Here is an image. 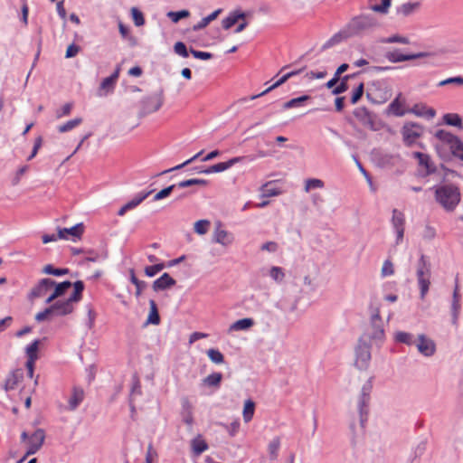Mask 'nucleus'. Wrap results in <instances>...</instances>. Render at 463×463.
Here are the masks:
<instances>
[{"label": "nucleus", "mask_w": 463, "mask_h": 463, "mask_svg": "<svg viewBox=\"0 0 463 463\" xmlns=\"http://www.w3.org/2000/svg\"><path fill=\"white\" fill-rule=\"evenodd\" d=\"M355 365L359 370H366L371 360L370 346L366 344H360L355 350Z\"/></svg>", "instance_id": "nucleus-11"}, {"label": "nucleus", "mask_w": 463, "mask_h": 463, "mask_svg": "<svg viewBox=\"0 0 463 463\" xmlns=\"http://www.w3.org/2000/svg\"><path fill=\"white\" fill-rule=\"evenodd\" d=\"M84 391L80 387H73L71 396L69 399L68 410L71 411H75L79 405L83 402Z\"/></svg>", "instance_id": "nucleus-22"}, {"label": "nucleus", "mask_w": 463, "mask_h": 463, "mask_svg": "<svg viewBox=\"0 0 463 463\" xmlns=\"http://www.w3.org/2000/svg\"><path fill=\"white\" fill-rule=\"evenodd\" d=\"M23 376V373L20 371H13L8 374L5 382V390L6 392L14 390Z\"/></svg>", "instance_id": "nucleus-33"}, {"label": "nucleus", "mask_w": 463, "mask_h": 463, "mask_svg": "<svg viewBox=\"0 0 463 463\" xmlns=\"http://www.w3.org/2000/svg\"><path fill=\"white\" fill-rule=\"evenodd\" d=\"M432 189L436 201L448 212L454 211L460 202L459 189L454 184H441L434 186Z\"/></svg>", "instance_id": "nucleus-1"}, {"label": "nucleus", "mask_w": 463, "mask_h": 463, "mask_svg": "<svg viewBox=\"0 0 463 463\" xmlns=\"http://www.w3.org/2000/svg\"><path fill=\"white\" fill-rule=\"evenodd\" d=\"M392 227L396 235L395 243L400 244L403 240L405 229V216L403 213L397 209L392 210Z\"/></svg>", "instance_id": "nucleus-8"}, {"label": "nucleus", "mask_w": 463, "mask_h": 463, "mask_svg": "<svg viewBox=\"0 0 463 463\" xmlns=\"http://www.w3.org/2000/svg\"><path fill=\"white\" fill-rule=\"evenodd\" d=\"M177 187V184H171L164 189H162L161 191H159L158 193H156L153 198V201H159V200H162L164 198H166L167 196H169L171 194V193L174 191V189Z\"/></svg>", "instance_id": "nucleus-58"}, {"label": "nucleus", "mask_w": 463, "mask_h": 463, "mask_svg": "<svg viewBox=\"0 0 463 463\" xmlns=\"http://www.w3.org/2000/svg\"><path fill=\"white\" fill-rule=\"evenodd\" d=\"M416 275L420 288V298L423 299L428 293L430 285V263L423 254L420 255L418 261Z\"/></svg>", "instance_id": "nucleus-5"}, {"label": "nucleus", "mask_w": 463, "mask_h": 463, "mask_svg": "<svg viewBox=\"0 0 463 463\" xmlns=\"http://www.w3.org/2000/svg\"><path fill=\"white\" fill-rule=\"evenodd\" d=\"M298 73V71H290L285 75H283L279 80H278L274 84H272L270 87H269L268 89H266L265 90H263L262 92L259 93V94H256V95H252L249 98L250 100H253V99H256L260 97H262L264 95H266L267 93H269V91H271L272 90L278 88L279 86H280L281 84H283L284 82H286L289 78H291L292 76L294 75H297Z\"/></svg>", "instance_id": "nucleus-28"}, {"label": "nucleus", "mask_w": 463, "mask_h": 463, "mask_svg": "<svg viewBox=\"0 0 463 463\" xmlns=\"http://www.w3.org/2000/svg\"><path fill=\"white\" fill-rule=\"evenodd\" d=\"M377 19L372 14H360L353 17L345 26L349 38L361 36L378 26Z\"/></svg>", "instance_id": "nucleus-2"}, {"label": "nucleus", "mask_w": 463, "mask_h": 463, "mask_svg": "<svg viewBox=\"0 0 463 463\" xmlns=\"http://www.w3.org/2000/svg\"><path fill=\"white\" fill-rule=\"evenodd\" d=\"M383 43H402V44H409L410 40L407 37L400 36V35H392L387 38H383L381 40Z\"/></svg>", "instance_id": "nucleus-59"}, {"label": "nucleus", "mask_w": 463, "mask_h": 463, "mask_svg": "<svg viewBox=\"0 0 463 463\" xmlns=\"http://www.w3.org/2000/svg\"><path fill=\"white\" fill-rule=\"evenodd\" d=\"M392 5L391 0H381L380 5H373L370 8L372 11L382 14H387L389 13V8Z\"/></svg>", "instance_id": "nucleus-50"}, {"label": "nucleus", "mask_w": 463, "mask_h": 463, "mask_svg": "<svg viewBox=\"0 0 463 463\" xmlns=\"http://www.w3.org/2000/svg\"><path fill=\"white\" fill-rule=\"evenodd\" d=\"M45 431L43 429H37L34 430L28 439L27 442V450L25 452V457H29L31 455H34L40 449L43 447L45 440Z\"/></svg>", "instance_id": "nucleus-7"}, {"label": "nucleus", "mask_w": 463, "mask_h": 463, "mask_svg": "<svg viewBox=\"0 0 463 463\" xmlns=\"http://www.w3.org/2000/svg\"><path fill=\"white\" fill-rule=\"evenodd\" d=\"M73 288L74 291L68 298L59 299L52 303L55 317H64L74 311L75 304L81 299L84 283L81 280H77L73 283Z\"/></svg>", "instance_id": "nucleus-3"}, {"label": "nucleus", "mask_w": 463, "mask_h": 463, "mask_svg": "<svg viewBox=\"0 0 463 463\" xmlns=\"http://www.w3.org/2000/svg\"><path fill=\"white\" fill-rule=\"evenodd\" d=\"M241 160H242V157H240V156L233 157L232 159L228 160L227 162H221V163L215 164L213 165H211L209 167H206V169L203 170L202 172H204L205 175H210L213 173H221V172H223V171L229 169L232 165H234L236 163H239Z\"/></svg>", "instance_id": "nucleus-17"}, {"label": "nucleus", "mask_w": 463, "mask_h": 463, "mask_svg": "<svg viewBox=\"0 0 463 463\" xmlns=\"http://www.w3.org/2000/svg\"><path fill=\"white\" fill-rule=\"evenodd\" d=\"M369 336L372 339L380 341L383 340L384 338L383 324L378 310H376V312L372 315L371 331L369 332Z\"/></svg>", "instance_id": "nucleus-13"}, {"label": "nucleus", "mask_w": 463, "mask_h": 463, "mask_svg": "<svg viewBox=\"0 0 463 463\" xmlns=\"http://www.w3.org/2000/svg\"><path fill=\"white\" fill-rule=\"evenodd\" d=\"M245 16V13L240 10L231 12L222 22L223 29L228 30L232 28L240 19H244Z\"/></svg>", "instance_id": "nucleus-29"}, {"label": "nucleus", "mask_w": 463, "mask_h": 463, "mask_svg": "<svg viewBox=\"0 0 463 463\" xmlns=\"http://www.w3.org/2000/svg\"><path fill=\"white\" fill-rule=\"evenodd\" d=\"M150 312L146 320V324L158 325L160 323V317L157 311V307L155 300L149 301Z\"/></svg>", "instance_id": "nucleus-41"}, {"label": "nucleus", "mask_w": 463, "mask_h": 463, "mask_svg": "<svg viewBox=\"0 0 463 463\" xmlns=\"http://www.w3.org/2000/svg\"><path fill=\"white\" fill-rule=\"evenodd\" d=\"M234 241V237L232 233L225 230L217 229L214 232L213 241L222 246H229Z\"/></svg>", "instance_id": "nucleus-27"}, {"label": "nucleus", "mask_w": 463, "mask_h": 463, "mask_svg": "<svg viewBox=\"0 0 463 463\" xmlns=\"http://www.w3.org/2000/svg\"><path fill=\"white\" fill-rule=\"evenodd\" d=\"M54 286L55 288L53 292L47 298L45 301L46 304H50L53 302L57 298L62 296L67 291V289H69L72 286V284L71 281L66 280L59 284L55 283Z\"/></svg>", "instance_id": "nucleus-26"}, {"label": "nucleus", "mask_w": 463, "mask_h": 463, "mask_svg": "<svg viewBox=\"0 0 463 463\" xmlns=\"http://www.w3.org/2000/svg\"><path fill=\"white\" fill-rule=\"evenodd\" d=\"M129 279L131 283H133L136 286L135 295L137 298H139L142 294V291L146 288L147 284L146 282L140 280L136 277L134 269L129 270Z\"/></svg>", "instance_id": "nucleus-40"}, {"label": "nucleus", "mask_w": 463, "mask_h": 463, "mask_svg": "<svg viewBox=\"0 0 463 463\" xmlns=\"http://www.w3.org/2000/svg\"><path fill=\"white\" fill-rule=\"evenodd\" d=\"M448 84H456L458 86H463V76H456L443 80L438 83L439 87H442Z\"/></svg>", "instance_id": "nucleus-64"}, {"label": "nucleus", "mask_w": 463, "mask_h": 463, "mask_svg": "<svg viewBox=\"0 0 463 463\" xmlns=\"http://www.w3.org/2000/svg\"><path fill=\"white\" fill-rule=\"evenodd\" d=\"M420 4L419 2L403 3L395 7V14L400 18L408 17L416 12L420 8Z\"/></svg>", "instance_id": "nucleus-19"}, {"label": "nucleus", "mask_w": 463, "mask_h": 463, "mask_svg": "<svg viewBox=\"0 0 463 463\" xmlns=\"http://www.w3.org/2000/svg\"><path fill=\"white\" fill-rule=\"evenodd\" d=\"M309 99L310 97L307 95H303L298 98L291 99L290 100L283 104V109H289L292 108L302 106L303 102L308 100Z\"/></svg>", "instance_id": "nucleus-48"}, {"label": "nucleus", "mask_w": 463, "mask_h": 463, "mask_svg": "<svg viewBox=\"0 0 463 463\" xmlns=\"http://www.w3.org/2000/svg\"><path fill=\"white\" fill-rule=\"evenodd\" d=\"M373 390V378H369L362 386L357 398V410L360 418V424L364 428L369 414V404L371 401V392Z\"/></svg>", "instance_id": "nucleus-4"}, {"label": "nucleus", "mask_w": 463, "mask_h": 463, "mask_svg": "<svg viewBox=\"0 0 463 463\" xmlns=\"http://www.w3.org/2000/svg\"><path fill=\"white\" fill-rule=\"evenodd\" d=\"M416 347L422 355L426 357L432 356L436 352L434 341L427 337L424 334L419 335Z\"/></svg>", "instance_id": "nucleus-14"}, {"label": "nucleus", "mask_w": 463, "mask_h": 463, "mask_svg": "<svg viewBox=\"0 0 463 463\" xmlns=\"http://www.w3.org/2000/svg\"><path fill=\"white\" fill-rule=\"evenodd\" d=\"M280 444L281 443L279 437L273 438L272 440L269 443L268 451L269 454V458L271 460H275L278 458Z\"/></svg>", "instance_id": "nucleus-42"}, {"label": "nucleus", "mask_w": 463, "mask_h": 463, "mask_svg": "<svg viewBox=\"0 0 463 463\" xmlns=\"http://www.w3.org/2000/svg\"><path fill=\"white\" fill-rule=\"evenodd\" d=\"M165 269V264L164 263H157V264H155V265H152V266H147L145 268V274L147 276V277H154L156 276L158 272H160L162 269Z\"/></svg>", "instance_id": "nucleus-63"}, {"label": "nucleus", "mask_w": 463, "mask_h": 463, "mask_svg": "<svg viewBox=\"0 0 463 463\" xmlns=\"http://www.w3.org/2000/svg\"><path fill=\"white\" fill-rule=\"evenodd\" d=\"M55 281L52 279H42L30 291L28 298L33 299L43 297L48 290L54 287Z\"/></svg>", "instance_id": "nucleus-15"}, {"label": "nucleus", "mask_w": 463, "mask_h": 463, "mask_svg": "<svg viewBox=\"0 0 463 463\" xmlns=\"http://www.w3.org/2000/svg\"><path fill=\"white\" fill-rule=\"evenodd\" d=\"M82 122L81 118H75L58 127L60 133H65L78 127Z\"/></svg>", "instance_id": "nucleus-47"}, {"label": "nucleus", "mask_w": 463, "mask_h": 463, "mask_svg": "<svg viewBox=\"0 0 463 463\" xmlns=\"http://www.w3.org/2000/svg\"><path fill=\"white\" fill-rule=\"evenodd\" d=\"M40 345V340L35 339L30 345H28L25 348V354L27 356V360H34L36 361L38 358L37 352Z\"/></svg>", "instance_id": "nucleus-44"}, {"label": "nucleus", "mask_w": 463, "mask_h": 463, "mask_svg": "<svg viewBox=\"0 0 463 463\" xmlns=\"http://www.w3.org/2000/svg\"><path fill=\"white\" fill-rule=\"evenodd\" d=\"M269 276L277 283H281L285 278V273L282 268L274 266L269 269Z\"/></svg>", "instance_id": "nucleus-53"}, {"label": "nucleus", "mask_w": 463, "mask_h": 463, "mask_svg": "<svg viewBox=\"0 0 463 463\" xmlns=\"http://www.w3.org/2000/svg\"><path fill=\"white\" fill-rule=\"evenodd\" d=\"M43 272L45 274L61 277V276L68 274L70 272V270H69V269H56L52 265L48 264L43 268Z\"/></svg>", "instance_id": "nucleus-52"}, {"label": "nucleus", "mask_w": 463, "mask_h": 463, "mask_svg": "<svg viewBox=\"0 0 463 463\" xmlns=\"http://www.w3.org/2000/svg\"><path fill=\"white\" fill-rule=\"evenodd\" d=\"M222 379V374L221 373H213L209 374L207 377L203 379L202 385L208 387L219 388Z\"/></svg>", "instance_id": "nucleus-35"}, {"label": "nucleus", "mask_w": 463, "mask_h": 463, "mask_svg": "<svg viewBox=\"0 0 463 463\" xmlns=\"http://www.w3.org/2000/svg\"><path fill=\"white\" fill-rule=\"evenodd\" d=\"M394 340L397 343L404 344L407 345H416L413 335L404 331H399L395 333Z\"/></svg>", "instance_id": "nucleus-38"}, {"label": "nucleus", "mask_w": 463, "mask_h": 463, "mask_svg": "<svg viewBox=\"0 0 463 463\" xmlns=\"http://www.w3.org/2000/svg\"><path fill=\"white\" fill-rule=\"evenodd\" d=\"M325 185L324 182L317 178H310L306 180L305 191L308 193L311 189L323 188Z\"/></svg>", "instance_id": "nucleus-55"}, {"label": "nucleus", "mask_w": 463, "mask_h": 463, "mask_svg": "<svg viewBox=\"0 0 463 463\" xmlns=\"http://www.w3.org/2000/svg\"><path fill=\"white\" fill-rule=\"evenodd\" d=\"M255 411V403L251 400H247L244 403L242 416L245 422H249L252 420Z\"/></svg>", "instance_id": "nucleus-43"}, {"label": "nucleus", "mask_w": 463, "mask_h": 463, "mask_svg": "<svg viewBox=\"0 0 463 463\" xmlns=\"http://www.w3.org/2000/svg\"><path fill=\"white\" fill-rule=\"evenodd\" d=\"M423 128L417 123H406L402 129L403 141L407 146H411L422 135Z\"/></svg>", "instance_id": "nucleus-9"}, {"label": "nucleus", "mask_w": 463, "mask_h": 463, "mask_svg": "<svg viewBox=\"0 0 463 463\" xmlns=\"http://www.w3.org/2000/svg\"><path fill=\"white\" fill-rule=\"evenodd\" d=\"M255 322L252 318L246 317L239 319L232 323L229 327V332L246 331L254 326Z\"/></svg>", "instance_id": "nucleus-31"}, {"label": "nucleus", "mask_w": 463, "mask_h": 463, "mask_svg": "<svg viewBox=\"0 0 463 463\" xmlns=\"http://www.w3.org/2000/svg\"><path fill=\"white\" fill-rule=\"evenodd\" d=\"M175 283L176 281L168 273H164L153 282L152 287L155 291H161L175 286Z\"/></svg>", "instance_id": "nucleus-20"}, {"label": "nucleus", "mask_w": 463, "mask_h": 463, "mask_svg": "<svg viewBox=\"0 0 463 463\" xmlns=\"http://www.w3.org/2000/svg\"><path fill=\"white\" fill-rule=\"evenodd\" d=\"M461 312V296H455L451 299L450 303V315H451V324L454 326H458V320Z\"/></svg>", "instance_id": "nucleus-23"}, {"label": "nucleus", "mask_w": 463, "mask_h": 463, "mask_svg": "<svg viewBox=\"0 0 463 463\" xmlns=\"http://www.w3.org/2000/svg\"><path fill=\"white\" fill-rule=\"evenodd\" d=\"M115 84L116 83L109 77L103 79L99 85V96H106L109 92L113 91Z\"/></svg>", "instance_id": "nucleus-45"}, {"label": "nucleus", "mask_w": 463, "mask_h": 463, "mask_svg": "<svg viewBox=\"0 0 463 463\" xmlns=\"http://www.w3.org/2000/svg\"><path fill=\"white\" fill-rule=\"evenodd\" d=\"M131 15H132V18H133V21H134V24L136 26H142L145 24L144 15L138 8L132 7L131 8Z\"/></svg>", "instance_id": "nucleus-60"}, {"label": "nucleus", "mask_w": 463, "mask_h": 463, "mask_svg": "<svg viewBox=\"0 0 463 463\" xmlns=\"http://www.w3.org/2000/svg\"><path fill=\"white\" fill-rule=\"evenodd\" d=\"M354 115L364 125L370 126L371 128H373V120L371 113L366 108L363 107L355 109L354 111Z\"/></svg>", "instance_id": "nucleus-30"}, {"label": "nucleus", "mask_w": 463, "mask_h": 463, "mask_svg": "<svg viewBox=\"0 0 463 463\" xmlns=\"http://www.w3.org/2000/svg\"><path fill=\"white\" fill-rule=\"evenodd\" d=\"M449 148L453 157L463 162V142L458 137L450 144V146H449Z\"/></svg>", "instance_id": "nucleus-34"}, {"label": "nucleus", "mask_w": 463, "mask_h": 463, "mask_svg": "<svg viewBox=\"0 0 463 463\" xmlns=\"http://www.w3.org/2000/svg\"><path fill=\"white\" fill-rule=\"evenodd\" d=\"M443 121L449 126L462 128V119L458 114L448 113L443 116Z\"/></svg>", "instance_id": "nucleus-46"}, {"label": "nucleus", "mask_w": 463, "mask_h": 463, "mask_svg": "<svg viewBox=\"0 0 463 463\" xmlns=\"http://www.w3.org/2000/svg\"><path fill=\"white\" fill-rule=\"evenodd\" d=\"M182 417L185 424L192 426L194 423V417L192 412V405L187 400H184L182 403Z\"/></svg>", "instance_id": "nucleus-36"}, {"label": "nucleus", "mask_w": 463, "mask_h": 463, "mask_svg": "<svg viewBox=\"0 0 463 463\" xmlns=\"http://www.w3.org/2000/svg\"><path fill=\"white\" fill-rule=\"evenodd\" d=\"M430 55H431V53L427 52H420L411 53V54H403L399 50L387 52L385 53L386 59L389 61L393 62V63L402 62V61H411V60H415V59H419V58L429 57Z\"/></svg>", "instance_id": "nucleus-10"}, {"label": "nucleus", "mask_w": 463, "mask_h": 463, "mask_svg": "<svg viewBox=\"0 0 463 463\" xmlns=\"http://www.w3.org/2000/svg\"><path fill=\"white\" fill-rule=\"evenodd\" d=\"M84 232V225L82 222L77 223L71 228H58V238L60 240H71L76 241L80 239Z\"/></svg>", "instance_id": "nucleus-12"}, {"label": "nucleus", "mask_w": 463, "mask_h": 463, "mask_svg": "<svg viewBox=\"0 0 463 463\" xmlns=\"http://www.w3.org/2000/svg\"><path fill=\"white\" fill-rule=\"evenodd\" d=\"M413 157L417 158L420 165L425 168V175H432L437 171V168L429 155L421 152H414Z\"/></svg>", "instance_id": "nucleus-18"}, {"label": "nucleus", "mask_w": 463, "mask_h": 463, "mask_svg": "<svg viewBox=\"0 0 463 463\" xmlns=\"http://www.w3.org/2000/svg\"><path fill=\"white\" fill-rule=\"evenodd\" d=\"M418 117H422L427 119H432L436 116V110L429 108L424 104H415L410 110Z\"/></svg>", "instance_id": "nucleus-24"}, {"label": "nucleus", "mask_w": 463, "mask_h": 463, "mask_svg": "<svg viewBox=\"0 0 463 463\" xmlns=\"http://www.w3.org/2000/svg\"><path fill=\"white\" fill-rule=\"evenodd\" d=\"M434 137L440 142V144L435 145V149L440 158H447L449 153L445 149V146H450L454 140L457 139V136L445 129H439L435 132Z\"/></svg>", "instance_id": "nucleus-6"}, {"label": "nucleus", "mask_w": 463, "mask_h": 463, "mask_svg": "<svg viewBox=\"0 0 463 463\" xmlns=\"http://www.w3.org/2000/svg\"><path fill=\"white\" fill-rule=\"evenodd\" d=\"M210 226V222L207 220H199L194 223V232L200 235L205 234Z\"/></svg>", "instance_id": "nucleus-62"}, {"label": "nucleus", "mask_w": 463, "mask_h": 463, "mask_svg": "<svg viewBox=\"0 0 463 463\" xmlns=\"http://www.w3.org/2000/svg\"><path fill=\"white\" fill-rule=\"evenodd\" d=\"M350 77V75L344 76L340 83L333 89L332 94L339 95L345 92L348 90L347 80Z\"/></svg>", "instance_id": "nucleus-56"}, {"label": "nucleus", "mask_w": 463, "mask_h": 463, "mask_svg": "<svg viewBox=\"0 0 463 463\" xmlns=\"http://www.w3.org/2000/svg\"><path fill=\"white\" fill-rule=\"evenodd\" d=\"M52 317H55V311H54L53 305L52 304L49 307L37 313L35 316V320L37 322H43L46 319H50Z\"/></svg>", "instance_id": "nucleus-49"}, {"label": "nucleus", "mask_w": 463, "mask_h": 463, "mask_svg": "<svg viewBox=\"0 0 463 463\" xmlns=\"http://www.w3.org/2000/svg\"><path fill=\"white\" fill-rule=\"evenodd\" d=\"M191 449L194 456L198 457L209 449V446L201 434L191 440Z\"/></svg>", "instance_id": "nucleus-25"}, {"label": "nucleus", "mask_w": 463, "mask_h": 463, "mask_svg": "<svg viewBox=\"0 0 463 463\" xmlns=\"http://www.w3.org/2000/svg\"><path fill=\"white\" fill-rule=\"evenodd\" d=\"M207 355L210 358V360L214 364H219L224 362V356L218 349H209L207 351Z\"/></svg>", "instance_id": "nucleus-54"}, {"label": "nucleus", "mask_w": 463, "mask_h": 463, "mask_svg": "<svg viewBox=\"0 0 463 463\" xmlns=\"http://www.w3.org/2000/svg\"><path fill=\"white\" fill-rule=\"evenodd\" d=\"M153 193V190L147 191V192H140L137 194L135 195L133 199H131L129 202H128L125 205L127 206L128 210L130 211L132 209H135L137 205H139L146 197H148Z\"/></svg>", "instance_id": "nucleus-37"}, {"label": "nucleus", "mask_w": 463, "mask_h": 463, "mask_svg": "<svg viewBox=\"0 0 463 463\" xmlns=\"http://www.w3.org/2000/svg\"><path fill=\"white\" fill-rule=\"evenodd\" d=\"M348 38L349 37L347 36L345 28H343L338 33H335L322 45V50H327Z\"/></svg>", "instance_id": "nucleus-32"}, {"label": "nucleus", "mask_w": 463, "mask_h": 463, "mask_svg": "<svg viewBox=\"0 0 463 463\" xmlns=\"http://www.w3.org/2000/svg\"><path fill=\"white\" fill-rule=\"evenodd\" d=\"M389 113L397 116L402 117L405 114V111L402 108V104L399 102L398 98L393 99L390 105L388 106Z\"/></svg>", "instance_id": "nucleus-51"}, {"label": "nucleus", "mask_w": 463, "mask_h": 463, "mask_svg": "<svg viewBox=\"0 0 463 463\" xmlns=\"http://www.w3.org/2000/svg\"><path fill=\"white\" fill-rule=\"evenodd\" d=\"M222 12L221 9L215 10L206 17H203L199 23L194 25V31H200L205 28L212 21L217 18L219 14Z\"/></svg>", "instance_id": "nucleus-39"}, {"label": "nucleus", "mask_w": 463, "mask_h": 463, "mask_svg": "<svg viewBox=\"0 0 463 463\" xmlns=\"http://www.w3.org/2000/svg\"><path fill=\"white\" fill-rule=\"evenodd\" d=\"M85 257L86 261L103 262L109 258V250L107 244H101L98 249H87Z\"/></svg>", "instance_id": "nucleus-16"}, {"label": "nucleus", "mask_w": 463, "mask_h": 463, "mask_svg": "<svg viewBox=\"0 0 463 463\" xmlns=\"http://www.w3.org/2000/svg\"><path fill=\"white\" fill-rule=\"evenodd\" d=\"M279 194V190L276 187H273L270 184H265L261 187V196L262 197L276 196Z\"/></svg>", "instance_id": "nucleus-61"}, {"label": "nucleus", "mask_w": 463, "mask_h": 463, "mask_svg": "<svg viewBox=\"0 0 463 463\" xmlns=\"http://www.w3.org/2000/svg\"><path fill=\"white\" fill-rule=\"evenodd\" d=\"M163 105V100L158 96H152L143 100V111L150 114L157 111Z\"/></svg>", "instance_id": "nucleus-21"}, {"label": "nucleus", "mask_w": 463, "mask_h": 463, "mask_svg": "<svg viewBox=\"0 0 463 463\" xmlns=\"http://www.w3.org/2000/svg\"><path fill=\"white\" fill-rule=\"evenodd\" d=\"M207 183H208L207 180L194 178V179H188V180H184V181L179 182L177 184V187L178 188H185V187H189V186L195 185V184L205 185V184H207Z\"/></svg>", "instance_id": "nucleus-57"}]
</instances>
